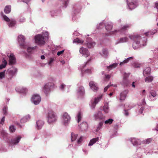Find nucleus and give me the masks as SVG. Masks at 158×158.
<instances>
[{
  "mask_svg": "<svg viewBox=\"0 0 158 158\" xmlns=\"http://www.w3.org/2000/svg\"><path fill=\"white\" fill-rule=\"evenodd\" d=\"M131 25L129 24H126L122 25L121 28L118 30H115L110 31L112 28V25L111 23H109L106 26V29L108 31H110V35H118L119 34H124L126 31L130 27Z\"/></svg>",
  "mask_w": 158,
  "mask_h": 158,
  "instance_id": "1",
  "label": "nucleus"
},
{
  "mask_svg": "<svg viewBox=\"0 0 158 158\" xmlns=\"http://www.w3.org/2000/svg\"><path fill=\"white\" fill-rule=\"evenodd\" d=\"M44 35V37H45L44 39L47 38H48V32L47 31H45L44 32V33L43 34Z\"/></svg>",
  "mask_w": 158,
  "mask_h": 158,
  "instance_id": "54",
  "label": "nucleus"
},
{
  "mask_svg": "<svg viewBox=\"0 0 158 158\" xmlns=\"http://www.w3.org/2000/svg\"><path fill=\"white\" fill-rule=\"evenodd\" d=\"M35 43L40 45H44L45 42L44 40V38L41 35L38 34L35 36Z\"/></svg>",
  "mask_w": 158,
  "mask_h": 158,
  "instance_id": "6",
  "label": "nucleus"
},
{
  "mask_svg": "<svg viewBox=\"0 0 158 158\" xmlns=\"http://www.w3.org/2000/svg\"><path fill=\"white\" fill-rule=\"evenodd\" d=\"M36 46L34 47H28L27 48V51L28 52L30 53L31 52L34 50L36 48Z\"/></svg>",
  "mask_w": 158,
  "mask_h": 158,
  "instance_id": "43",
  "label": "nucleus"
},
{
  "mask_svg": "<svg viewBox=\"0 0 158 158\" xmlns=\"http://www.w3.org/2000/svg\"><path fill=\"white\" fill-rule=\"evenodd\" d=\"M84 42L83 40L79 39L78 38H77L73 40V43H77L78 44H82Z\"/></svg>",
  "mask_w": 158,
  "mask_h": 158,
  "instance_id": "41",
  "label": "nucleus"
},
{
  "mask_svg": "<svg viewBox=\"0 0 158 158\" xmlns=\"http://www.w3.org/2000/svg\"><path fill=\"white\" fill-rule=\"evenodd\" d=\"M105 23L104 22L100 23L98 25H97V28L98 29L102 28L105 25Z\"/></svg>",
  "mask_w": 158,
  "mask_h": 158,
  "instance_id": "47",
  "label": "nucleus"
},
{
  "mask_svg": "<svg viewBox=\"0 0 158 158\" xmlns=\"http://www.w3.org/2000/svg\"><path fill=\"white\" fill-rule=\"evenodd\" d=\"M78 135L74 133H72L71 134V139L72 141H75L77 138Z\"/></svg>",
  "mask_w": 158,
  "mask_h": 158,
  "instance_id": "37",
  "label": "nucleus"
},
{
  "mask_svg": "<svg viewBox=\"0 0 158 158\" xmlns=\"http://www.w3.org/2000/svg\"><path fill=\"white\" fill-rule=\"evenodd\" d=\"M133 59V57H131L127 58V59L124 60L123 61L121 62L119 64L120 66H123L125 64L128 63L130 61L132 60Z\"/></svg>",
  "mask_w": 158,
  "mask_h": 158,
  "instance_id": "25",
  "label": "nucleus"
},
{
  "mask_svg": "<svg viewBox=\"0 0 158 158\" xmlns=\"http://www.w3.org/2000/svg\"><path fill=\"white\" fill-rule=\"evenodd\" d=\"M69 0H63V2L64 3V7L66 8L67 7V6L68 4V2Z\"/></svg>",
  "mask_w": 158,
  "mask_h": 158,
  "instance_id": "53",
  "label": "nucleus"
},
{
  "mask_svg": "<svg viewBox=\"0 0 158 158\" xmlns=\"http://www.w3.org/2000/svg\"><path fill=\"white\" fill-rule=\"evenodd\" d=\"M98 140L99 138L98 137L91 139L90 140L88 144V146H91L93 145L94 143L98 141Z\"/></svg>",
  "mask_w": 158,
  "mask_h": 158,
  "instance_id": "29",
  "label": "nucleus"
},
{
  "mask_svg": "<svg viewBox=\"0 0 158 158\" xmlns=\"http://www.w3.org/2000/svg\"><path fill=\"white\" fill-rule=\"evenodd\" d=\"M131 40H134L133 44V48L134 49H136L140 47L144 46L146 45L147 39L143 38V40L140 38L138 35H130L129 36Z\"/></svg>",
  "mask_w": 158,
  "mask_h": 158,
  "instance_id": "2",
  "label": "nucleus"
},
{
  "mask_svg": "<svg viewBox=\"0 0 158 158\" xmlns=\"http://www.w3.org/2000/svg\"><path fill=\"white\" fill-rule=\"evenodd\" d=\"M118 64V63H114L112 64H111L107 67V69L109 71H110V70L112 69L113 68H114L117 66Z\"/></svg>",
  "mask_w": 158,
  "mask_h": 158,
  "instance_id": "38",
  "label": "nucleus"
},
{
  "mask_svg": "<svg viewBox=\"0 0 158 158\" xmlns=\"http://www.w3.org/2000/svg\"><path fill=\"white\" fill-rule=\"evenodd\" d=\"M88 124L86 122H82L80 126V128L82 130H85L88 128Z\"/></svg>",
  "mask_w": 158,
  "mask_h": 158,
  "instance_id": "26",
  "label": "nucleus"
},
{
  "mask_svg": "<svg viewBox=\"0 0 158 158\" xmlns=\"http://www.w3.org/2000/svg\"><path fill=\"white\" fill-rule=\"evenodd\" d=\"M2 16L3 19L7 22L9 27H12L15 26L16 24L15 20L13 19H10L6 15L2 14Z\"/></svg>",
  "mask_w": 158,
  "mask_h": 158,
  "instance_id": "4",
  "label": "nucleus"
},
{
  "mask_svg": "<svg viewBox=\"0 0 158 158\" xmlns=\"http://www.w3.org/2000/svg\"><path fill=\"white\" fill-rule=\"evenodd\" d=\"M50 14L52 17H54L55 16L57 15L58 13L56 11L53 10L50 12Z\"/></svg>",
  "mask_w": 158,
  "mask_h": 158,
  "instance_id": "48",
  "label": "nucleus"
},
{
  "mask_svg": "<svg viewBox=\"0 0 158 158\" xmlns=\"http://www.w3.org/2000/svg\"><path fill=\"white\" fill-rule=\"evenodd\" d=\"M54 61V59L53 58H51L50 59L49 61L48 62V64L49 65H51L52 62Z\"/></svg>",
  "mask_w": 158,
  "mask_h": 158,
  "instance_id": "59",
  "label": "nucleus"
},
{
  "mask_svg": "<svg viewBox=\"0 0 158 158\" xmlns=\"http://www.w3.org/2000/svg\"><path fill=\"white\" fill-rule=\"evenodd\" d=\"M41 100L40 96L37 94L33 95L31 99L32 102L35 105H37L39 104Z\"/></svg>",
  "mask_w": 158,
  "mask_h": 158,
  "instance_id": "10",
  "label": "nucleus"
},
{
  "mask_svg": "<svg viewBox=\"0 0 158 158\" xmlns=\"http://www.w3.org/2000/svg\"><path fill=\"white\" fill-rule=\"evenodd\" d=\"M111 76L109 74H106L105 75V78L107 80L109 79L110 78Z\"/></svg>",
  "mask_w": 158,
  "mask_h": 158,
  "instance_id": "61",
  "label": "nucleus"
},
{
  "mask_svg": "<svg viewBox=\"0 0 158 158\" xmlns=\"http://www.w3.org/2000/svg\"><path fill=\"white\" fill-rule=\"evenodd\" d=\"M8 74V77L11 79L16 74L17 72V69L15 67H12L10 68L7 71Z\"/></svg>",
  "mask_w": 158,
  "mask_h": 158,
  "instance_id": "12",
  "label": "nucleus"
},
{
  "mask_svg": "<svg viewBox=\"0 0 158 158\" xmlns=\"http://www.w3.org/2000/svg\"><path fill=\"white\" fill-rule=\"evenodd\" d=\"M52 86V84L51 83H48L44 85L43 88V90L46 95L49 93L50 88Z\"/></svg>",
  "mask_w": 158,
  "mask_h": 158,
  "instance_id": "13",
  "label": "nucleus"
},
{
  "mask_svg": "<svg viewBox=\"0 0 158 158\" xmlns=\"http://www.w3.org/2000/svg\"><path fill=\"white\" fill-rule=\"evenodd\" d=\"M85 92L84 88L82 86L79 87L77 89V94L78 96H81L83 95Z\"/></svg>",
  "mask_w": 158,
  "mask_h": 158,
  "instance_id": "19",
  "label": "nucleus"
},
{
  "mask_svg": "<svg viewBox=\"0 0 158 158\" xmlns=\"http://www.w3.org/2000/svg\"><path fill=\"white\" fill-rule=\"evenodd\" d=\"M128 7L130 10L136 7L138 4L135 0H127Z\"/></svg>",
  "mask_w": 158,
  "mask_h": 158,
  "instance_id": "11",
  "label": "nucleus"
},
{
  "mask_svg": "<svg viewBox=\"0 0 158 158\" xmlns=\"http://www.w3.org/2000/svg\"><path fill=\"white\" fill-rule=\"evenodd\" d=\"M103 122H100L99 123L97 129V131H99L101 128L103 124Z\"/></svg>",
  "mask_w": 158,
  "mask_h": 158,
  "instance_id": "45",
  "label": "nucleus"
},
{
  "mask_svg": "<svg viewBox=\"0 0 158 158\" xmlns=\"http://www.w3.org/2000/svg\"><path fill=\"white\" fill-rule=\"evenodd\" d=\"M9 130L11 132H13L15 130V128L14 126L11 125L9 127Z\"/></svg>",
  "mask_w": 158,
  "mask_h": 158,
  "instance_id": "50",
  "label": "nucleus"
},
{
  "mask_svg": "<svg viewBox=\"0 0 158 158\" xmlns=\"http://www.w3.org/2000/svg\"><path fill=\"white\" fill-rule=\"evenodd\" d=\"M8 56L9 57L10 64L12 65L14 64L16 62L15 58L13 54L11 53Z\"/></svg>",
  "mask_w": 158,
  "mask_h": 158,
  "instance_id": "20",
  "label": "nucleus"
},
{
  "mask_svg": "<svg viewBox=\"0 0 158 158\" xmlns=\"http://www.w3.org/2000/svg\"><path fill=\"white\" fill-rule=\"evenodd\" d=\"M103 95L100 94L98 97H95L93 100H91L89 105L91 109L94 110L95 109L96 105L102 99Z\"/></svg>",
  "mask_w": 158,
  "mask_h": 158,
  "instance_id": "3",
  "label": "nucleus"
},
{
  "mask_svg": "<svg viewBox=\"0 0 158 158\" xmlns=\"http://www.w3.org/2000/svg\"><path fill=\"white\" fill-rule=\"evenodd\" d=\"M25 40L24 36L22 35H19L18 36V40L19 43L21 47L24 48H25L27 47L26 43L25 42Z\"/></svg>",
  "mask_w": 158,
  "mask_h": 158,
  "instance_id": "9",
  "label": "nucleus"
},
{
  "mask_svg": "<svg viewBox=\"0 0 158 158\" xmlns=\"http://www.w3.org/2000/svg\"><path fill=\"white\" fill-rule=\"evenodd\" d=\"M69 86H66L65 85H64V84H61L60 86V89L64 91V90L67 89L66 91L67 92H68L69 91Z\"/></svg>",
  "mask_w": 158,
  "mask_h": 158,
  "instance_id": "35",
  "label": "nucleus"
},
{
  "mask_svg": "<svg viewBox=\"0 0 158 158\" xmlns=\"http://www.w3.org/2000/svg\"><path fill=\"white\" fill-rule=\"evenodd\" d=\"M94 117L96 120H104L106 118V116L100 111L95 113L94 114Z\"/></svg>",
  "mask_w": 158,
  "mask_h": 158,
  "instance_id": "8",
  "label": "nucleus"
},
{
  "mask_svg": "<svg viewBox=\"0 0 158 158\" xmlns=\"http://www.w3.org/2000/svg\"><path fill=\"white\" fill-rule=\"evenodd\" d=\"M130 140L134 145H136L139 143V140L135 138H131L130 139Z\"/></svg>",
  "mask_w": 158,
  "mask_h": 158,
  "instance_id": "32",
  "label": "nucleus"
},
{
  "mask_svg": "<svg viewBox=\"0 0 158 158\" xmlns=\"http://www.w3.org/2000/svg\"><path fill=\"white\" fill-rule=\"evenodd\" d=\"M5 76V72H2L0 73V78L3 77Z\"/></svg>",
  "mask_w": 158,
  "mask_h": 158,
  "instance_id": "60",
  "label": "nucleus"
},
{
  "mask_svg": "<svg viewBox=\"0 0 158 158\" xmlns=\"http://www.w3.org/2000/svg\"><path fill=\"white\" fill-rule=\"evenodd\" d=\"M7 109V107L6 106H5L4 107L3 109V113L4 114H6V110Z\"/></svg>",
  "mask_w": 158,
  "mask_h": 158,
  "instance_id": "56",
  "label": "nucleus"
},
{
  "mask_svg": "<svg viewBox=\"0 0 158 158\" xmlns=\"http://www.w3.org/2000/svg\"><path fill=\"white\" fill-rule=\"evenodd\" d=\"M15 90L17 92L23 94L26 93L27 90L26 88L21 87H17Z\"/></svg>",
  "mask_w": 158,
  "mask_h": 158,
  "instance_id": "24",
  "label": "nucleus"
},
{
  "mask_svg": "<svg viewBox=\"0 0 158 158\" xmlns=\"http://www.w3.org/2000/svg\"><path fill=\"white\" fill-rule=\"evenodd\" d=\"M156 32L157 30H155L153 31H148L147 32L145 33L144 34L146 36H148L150 35H153Z\"/></svg>",
  "mask_w": 158,
  "mask_h": 158,
  "instance_id": "42",
  "label": "nucleus"
},
{
  "mask_svg": "<svg viewBox=\"0 0 158 158\" xmlns=\"http://www.w3.org/2000/svg\"><path fill=\"white\" fill-rule=\"evenodd\" d=\"M124 112L123 114L125 116H127L129 115V114L127 110H124Z\"/></svg>",
  "mask_w": 158,
  "mask_h": 158,
  "instance_id": "63",
  "label": "nucleus"
},
{
  "mask_svg": "<svg viewBox=\"0 0 158 158\" xmlns=\"http://www.w3.org/2000/svg\"><path fill=\"white\" fill-rule=\"evenodd\" d=\"M83 141V137L81 136L77 140V144L79 145L81 144Z\"/></svg>",
  "mask_w": 158,
  "mask_h": 158,
  "instance_id": "46",
  "label": "nucleus"
},
{
  "mask_svg": "<svg viewBox=\"0 0 158 158\" xmlns=\"http://www.w3.org/2000/svg\"><path fill=\"white\" fill-rule=\"evenodd\" d=\"M64 50H63L61 51L58 52L57 54V55L59 56L64 53Z\"/></svg>",
  "mask_w": 158,
  "mask_h": 158,
  "instance_id": "57",
  "label": "nucleus"
},
{
  "mask_svg": "<svg viewBox=\"0 0 158 158\" xmlns=\"http://www.w3.org/2000/svg\"><path fill=\"white\" fill-rule=\"evenodd\" d=\"M130 75V73H124L123 74V83L125 84H126V82L127 81V78Z\"/></svg>",
  "mask_w": 158,
  "mask_h": 158,
  "instance_id": "36",
  "label": "nucleus"
},
{
  "mask_svg": "<svg viewBox=\"0 0 158 158\" xmlns=\"http://www.w3.org/2000/svg\"><path fill=\"white\" fill-rule=\"evenodd\" d=\"M21 137L20 136H18L12 139L10 142V143L11 145H15L17 144L20 141Z\"/></svg>",
  "mask_w": 158,
  "mask_h": 158,
  "instance_id": "16",
  "label": "nucleus"
},
{
  "mask_svg": "<svg viewBox=\"0 0 158 158\" xmlns=\"http://www.w3.org/2000/svg\"><path fill=\"white\" fill-rule=\"evenodd\" d=\"M44 124V121L41 120H39L36 122V128L37 129H41Z\"/></svg>",
  "mask_w": 158,
  "mask_h": 158,
  "instance_id": "22",
  "label": "nucleus"
},
{
  "mask_svg": "<svg viewBox=\"0 0 158 158\" xmlns=\"http://www.w3.org/2000/svg\"><path fill=\"white\" fill-rule=\"evenodd\" d=\"M1 135L3 137H5L6 136L7 133L5 131H2L1 132Z\"/></svg>",
  "mask_w": 158,
  "mask_h": 158,
  "instance_id": "55",
  "label": "nucleus"
},
{
  "mask_svg": "<svg viewBox=\"0 0 158 158\" xmlns=\"http://www.w3.org/2000/svg\"><path fill=\"white\" fill-rule=\"evenodd\" d=\"M30 119V116L29 114H28L21 119V122L22 123H24L29 121Z\"/></svg>",
  "mask_w": 158,
  "mask_h": 158,
  "instance_id": "27",
  "label": "nucleus"
},
{
  "mask_svg": "<svg viewBox=\"0 0 158 158\" xmlns=\"http://www.w3.org/2000/svg\"><path fill=\"white\" fill-rule=\"evenodd\" d=\"M150 94L153 97H155L156 95V92L154 90H151L150 92Z\"/></svg>",
  "mask_w": 158,
  "mask_h": 158,
  "instance_id": "49",
  "label": "nucleus"
},
{
  "mask_svg": "<svg viewBox=\"0 0 158 158\" xmlns=\"http://www.w3.org/2000/svg\"><path fill=\"white\" fill-rule=\"evenodd\" d=\"M100 55L104 57H106L108 55V52L106 49H103L102 52L100 53Z\"/></svg>",
  "mask_w": 158,
  "mask_h": 158,
  "instance_id": "28",
  "label": "nucleus"
},
{
  "mask_svg": "<svg viewBox=\"0 0 158 158\" xmlns=\"http://www.w3.org/2000/svg\"><path fill=\"white\" fill-rule=\"evenodd\" d=\"M79 52L83 56L86 57H88L90 55L89 52L87 49L83 47L80 48Z\"/></svg>",
  "mask_w": 158,
  "mask_h": 158,
  "instance_id": "14",
  "label": "nucleus"
},
{
  "mask_svg": "<svg viewBox=\"0 0 158 158\" xmlns=\"http://www.w3.org/2000/svg\"><path fill=\"white\" fill-rule=\"evenodd\" d=\"M153 79V77L152 76H149L145 78V81L146 82H152Z\"/></svg>",
  "mask_w": 158,
  "mask_h": 158,
  "instance_id": "40",
  "label": "nucleus"
},
{
  "mask_svg": "<svg viewBox=\"0 0 158 158\" xmlns=\"http://www.w3.org/2000/svg\"><path fill=\"white\" fill-rule=\"evenodd\" d=\"M70 117L66 113H64L61 118L62 123L65 126L67 125L70 120Z\"/></svg>",
  "mask_w": 158,
  "mask_h": 158,
  "instance_id": "7",
  "label": "nucleus"
},
{
  "mask_svg": "<svg viewBox=\"0 0 158 158\" xmlns=\"http://www.w3.org/2000/svg\"><path fill=\"white\" fill-rule=\"evenodd\" d=\"M7 64V61L4 58H3L2 59V64L0 65V69L5 68Z\"/></svg>",
  "mask_w": 158,
  "mask_h": 158,
  "instance_id": "33",
  "label": "nucleus"
},
{
  "mask_svg": "<svg viewBox=\"0 0 158 158\" xmlns=\"http://www.w3.org/2000/svg\"><path fill=\"white\" fill-rule=\"evenodd\" d=\"M113 86L114 87H116L117 86L116 85H114L113 84H111L110 83L108 85L106 86L104 89V92H106L108 89V88H109L110 86Z\"/></svg>",
  "mask_w": 158,
  "mask_h": 158,
  "instance_id": "44",
  "label": "nucleus"
},
{
  "mask_svg": "<svg viewBox=\"0 0 158 158\" xmlns=\"http://www.w3.org/2000/svg\"><path fill=\"white\" fill-rule=\"evenodd\" d=\"M82 113L81 112H79L76 117V119L78 123L81 121L82 118Z\"/></svg>",
  "mask_w": 158,
  "mask_h": 158,
  "instance_id": "31",
  "label": "nucleus"
},
{
  "mask_svg": "<svg viewBox=\"0 0 158 158\" xmlns=\"http://www.w3.org/2000/svg\"><path fill=\"white\" fill-rule=\"evenodd\" d=\"M144 110V107H141L140 108V109L139 111V113L140 114H142Z\"/></svg>",
  "mask_w": 158,
  "mask_h": 158,
  "instance_id": "62",
  "label": "nucleus"
},
{
  "mask_svg": "<svg viewBox=\"0 0 158 158\" xmlns=\"http://www.w3.org/2000/svg\"><path fill=\"white\" fill-rule=\"evenodd\" d=\"M89 84L90 88L93 91L96 92L98 90V87L97 84L95 82L91 81L89 83Z\"/></svg>",
  "mask_w": 158,
  "mask_h": 158,
  "instance_id": "15",
  "label": "nucleus"
},
{
  "mask_svg": "<svg viewBox=\"0 0 158 158\" xmlns=\"http://www.w3.org/2000/svg\"><path fill=\"white\" fill-rule=\"evenodd\" d=\"M103 110L105 114H108L109 111V107L108 103L107 102L105 103L103 106Z\"/></svg>",
  "mask_w": 158,
  "mask_h": 158,
  "instance_id": "23",
  "label": "nucleus"
},
{
  "mask_svg": "<svg viewBox=\"0 0 158 158\" xmlns=\"http://www.w3.org/2000/svg\"><path fill=\"white\" fill-rule=\"evenodd\" d=\"M4 12L6 14L9 13L11 11V6L10 5L6 6L4 9Z\"/></svg>",
  "mask_w": 158,
  "mask_h": 158,
  "instance_id": "34",
  "label": "nucleus"
},
{
  "mask_svg": "<svg viewBox=\"0 0 158 158\" xmlns=\"http://www.w3.org/2000/svg\"><path fill=\"white\" fill-rule=\"evenodd\" d=\"M155 7L157 10V12L158 13V2H156L155 4Z\"/></svg>",
  "mask_w": 158,
  "mask_h": 158,
  "instance_id": "64",
  "label": "nucleus"
},
{
  "mask_svg": "<svg viewBox=\"0 0 158 158\" xmlns=\"http://www.w3.org/2000/svg\"><path fill=\"white\" fill-rule=\"evenodd\" d=\"M47 118L48 122L49 123L55 122L57 119L56 114L52 110H50L48 111Z\"/></svg>",
  "mask_w": 158,
  "mask_h": 158,
  "instance_id": "5",
  "label": "nucleus"
},
{
  "mask_svg": "<svg viewBox=\"0 0 158 158\" xmlns=\"http://www.w3.org/2000/svg\"><path fill=\"white\" fill-rule=\"evenodd\" d=\"M87 44L89 48H93L95 45V43L93 41L92 39L90 38H88L86 40Z\"/></svg>",
  "mask_w": 158,
  "mask_h": 158,
  "instance_id": "17",
  "label": "nucleus"
},
{
  "mask_svg": "<svg viewBox=\"0 0 158 158\" xmlns=\"http://www.w3.org/2000/svg\"><path fill=\"white\" fill-rule=\"evenodd\" d=\"M25 21V19L23 17H21L19 19V22L21 23L24 22Z\"/></svg>",
  "mask_w": 158,
  "mask_h": 158,
  "instance_id": "58",
  "label": "nucleus"
},
{
  "mask_svg": "<svg viewBox=\"0 0 158 158\" xmlns=\"http://www.w3.org/2000/svg\"><path fill=\"white\" fill-rule=\"evenodd\" d=\"M128 93V90L126 89L124 90L121 93L120 97V100L121 101H123L125 99Z\"/></svg>",
  "mask_w": 158,
  "mask_h": 158,
  "instance_id": "18",
  "label": "nucleus"
},
{
  "mask_svg": "<svg viewBox=\"0 0 158 158\" xmlns=\"http://www.w3.org/2000/svg\"><path fill=\"white\" fill-rule=\"evenodd\" d=\"M152 141V139L151 138H149L146 139L145 141H144V142L148 144L150 143Z\"/></svg>",
  "mask_w": 158,
  "mask_h": 158,
  "instance_id": "52",
  "label": "nucleus"
},
{
  "mask_svg": "<svg viewBox=\"0 0 158 158\" xmlns=\"http://www.w3.org/2000/svg\"><path fill=\"white\" fill-rule=\"evenodd\" d=\"M92 70H93L92 69H87L85 70V73H87L88 74H91L92 73Z\"/></svg>",
  "mask_w": 158,
  "mask_h": 158,
  "instance_id": "51",
  "label": "nucleus"
},
{
  "mask_svg": "<svg viewBox=\"0 0 158 158\" xmlns=\"http://www.w3.org/2000/svg\"><path fill=\"white\" fill-rule=\"evenodd\" d=\"M128 38L127 37L121 38L116 41L115 44L116 45L119 43L126 42L128 41Z\"/></svg>",
  "mask_w": 158,
  "mask_h": 158,
  "instance_id": "21",
  "label": "nucleus"
},
{
  "mask_svg": "<svg viewBox=\"0 0 158 158\" xmlns=\"http://www.w3.org/2000/svg\"><path fill=\"white\" fill-rule=\"evenodd\" d=\"M113 121L114 120L113 119L111 118H110L105 120L104 121V123L106 125H110L112 123Z\"/></svg>",
  "mask_w": 158,
  "mask_h": 158,
  "instance_id": "39",
  "label": "nucleus"
},
{
  "mask_svg": "<svg viewBox=\"0 0 158 158\" xmlns=\"http://www.w3.org/2000/svg\"><path fill=\"white\" fill-rule=\"evenodd\" d=\"M151 72V69L149 67L146 68L143 71V74L145 76H147L150 74Z\"/></svg>",
  "mask_w": 158,
  "mask_h": 158,
  "instance_id": "30",
  "label": "nucleus"
}]
</instances>
